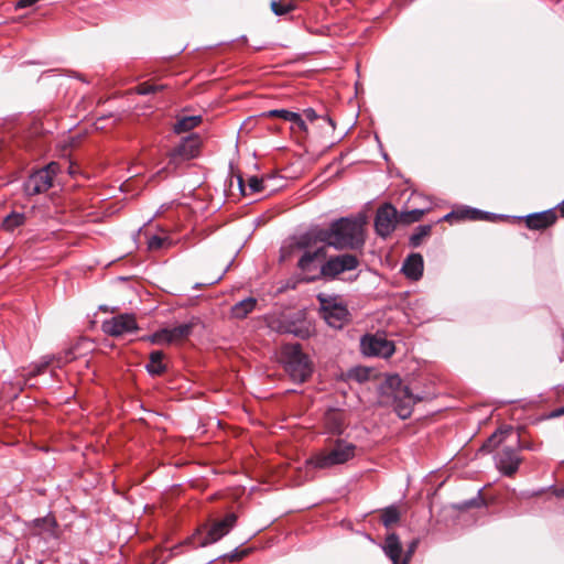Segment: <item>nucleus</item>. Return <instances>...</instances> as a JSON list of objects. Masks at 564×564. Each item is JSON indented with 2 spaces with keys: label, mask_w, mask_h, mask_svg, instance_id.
<instances>
[{
  "label": "nucleus",
  "mask_w": 564,
  "mask_h": 564,
  "mask_svg": "<svg viewBox=\"0 0 564 564\" xmlns=\"http://www.w3.org/2000/svg\"><path fill=\"white\" fill-rule=\"evenodd\" d=\"M380 403L391 406L401 420L411 416L414 405L431 398L425 391L414 393L398 373L386 375L379 386Z\"/></svg>",
  "instance_id": "obj_1"
},
{
  "label": "nucleus",
  "mask_w": 564,
  "mask_h": 564,
  "mask_svg": "<svg viewBox=\"0 0 564 564\" xmlns=\"http://www.w3.org/2000/svg\"><path fill=\"white\" fill-rule=\"evenodd\" d=\"M365 217H340L324 228L325 245L335 250H359L365 245Z\"/></svg>",
  "instance_id": "obj_2"
},
{
  "label": "nucleus",
  "mask_w": 564,
  "mask_h": 564,
  "mask_svg": "<svg viewBox=\"0 0 564 564\" xmlns=\"http://www.w3.org/2000/svg\"><path fill=\"white\" fill-rule=\"evenodd\" d=\"M356 445L337 440L330 448L321 451L306 459V466L314 469H327L343 465L355 457Z\"/></svg>",
  "instance_id": "obj_3"
},
{
  "label": "nucleus",
  "mask_w": 564,
  "mask_h": 564,
  "mask_svg": "<svg viewBox=\"0 0 564 564\" xmlns=\"http://www.w3.org/2000/svg\"><path fill=\"white\" fill-rule=\"evenodd\" d=\"M359 259L351 253H340L330 256L314 275H306L302 280L306 283H313L319 280L330 282L348 271H354L359 265Z\"/></svg>",
  "instance_id": "obj_4"
},
{
  "label": "nucleus",
  "mask_w": 564,
  "mask_h": 564,
  "mask_svg": "<svg viewBox=\"0 0 564 564\" xmlns=\"http://www.w3.org/2000/svg\"><path fill=\"white\" fill-rule=\"evenodd\" d=\"M101 329L112 338L111 343L107 345L110 348H117L119 344L131 341L132 337L138 334L139 326L133 314L124 313L105 319Z\"/></svg>",
  "instance_id": "obj_5"
},
{
  "label": "nucleus",
  "mask_w": 564,
  "mask_h": 564,
  "mask_svg": "<svg viewBox=\"0 0 564 564\" xmlns=\"http://www.w3.org/2000/svg\"><path fill=\"white\" fill-rule=\"evenodd\" d=\"M272 328L280 334H291L302 339L311 335V323L301 310L281 314L272 321Z\"/></svg>",
  "instance_id": "obj_6"
},
{
  "label": "nucleus",
  "mask_w": 564,
  "mask_h": 564,
  "mask_svg": "<svg viewBox=\"0 0 564 564\" xmlns=\"http://www.w3.org/2000/svg\"><path fill=\"white\" fill-rule=\"evenodd\" d=\"M237 519L238 517L236 513H227L225 518L214 521V523L204 535H202V529H198L196 534L189 541H193L196 539V536H198V541L196 543L197 547H205L207 545L214 544L220 541L235 528Z\"/></svg>",
  "instance_id": "obj_7"
},
{
  "label": "nucleus",
  "mask_w": 564,
  "mask_h": 564,
  "mask_svg": "<svg viewBox=\"0 0 564 564\" xmlns=\"http://www.w3.org/2000/svg\"><path fill=\"white\" fill-rule=\"evenodd\" d=\"M280 362L294 383L305 382L314 372L310 355H281Z\"/></svg>",
  "instance_id": "obj_8"
},
{
  "label": "nucleus",
  "mask_w": 564,
  "mask_h": 564,
  "mask_svg": "<svg viewBox=\"0 0 564 564\" xmlns=\"http://www.w3.org/2000/svg\"><path fill=\"white\" fill-rule=\"evenodd\" d=\"M199 318L193 316L188 322L174 325L171 327L162 328L158 332H155L152 336L149 337V339L153 344H170L177 340H181L183 338L188 337L192 333L194 327H196L199 324Z\"/></svg>",
  "instance_id": "obj_9"
},
{
  "label": "nucleus",
  "mask_w": 564,
  "mask_h": 564,
  "mask_svg": "<svg viewBox=\"0 0 564 564\" xmlns=\"http://www.w3.org/2000/svg\"><path fill=\"white\" fill-rule=\"evenodd\" d=\"M400 223V214L391 203L382 204L376 212L375 230L376 234L386 239L397 228Z\"/></svg>",
  "instance_id": "obj_10"
},
{
  "label": "nucleus",
  "mask_w": 564,
  "mask_h": 564,
  "mask_svg": "<svg viewBox=\"0 0 564 564\" xmlns=\"http://www.w3.org/2000/svg\"><path fill=\"white\" fill-rule=\"evenodd\" d=\"M200 148V139L197 133H191L183 138L181 142L173 148L170 153V162L178 163L181 161H187L198 155Z\"/></svg>",
  "instance_id": "obj_11"
},
{
  "label": "nucleus",
  "mask_w": 564,
  "mask_h": 564,
  "mask_svg": "<svg viewBox=\"0 0 564 564\" xmlns=\"http://www.w3.org/2000/svg\"><path fill=\"white\" fill-rule=\"evenodd\" d=\"M56 166V163L52 162L46 167L33 173L28 181L24 183V191L28 195H37L46 192L53 185V177L50 171Z\"/></svg>",
  "instance_id": "obj_12"
},
{
  "label": "nucleus",
  "mask_w": 564,
  "mask_h": 564,
  "mask_svg": "<svg viewBox=\"0 0 564 564\" xmlns=\"http://www.w3.org/2000/svg\"><path fill=\"white\" fill-rule=\"evenodd\" d=\"M521 462L522 458L518 455L517 448L512 446H505L495 455L496 467L508 477L518 471Z\"/></svg>",
  "instance_id": "obj_13"
},
{
  "label": "nucleus",
  "mask_w": 564,
  "mask_h": 564,
  "mask_svg": "<svg viewBox=\"0 0 564 564\" xmlns=\"http://www.w3.org/2000/svg\"><path fill=\"white\" fill-rule=\"evenodd\" d=\"M395 346L383 333L365 334L360 338V352H394Z\"/></svg>",
  "instance_id": "obj_14"
},
{
  "label": "nucleus",
  "mask_w": 564,
  "mask_h": 564,
  "mask_svg": "<svg viewBox=\"0 0 564 564\" xmlns=\"http://www.w3.org/2000/svg\"><path fill=\"white\" fill-rule=\"evenodd\" d=\"M513 220H522L524 219L525 226L531 230H543L547 227L552 226L556 219L557 215L555 213V208H550L543 212L532 213L527 216H512Z\"/></svg>",
  "instance_id": "obj_15"
},
{
  "label": "nucleus",
  "mask_w": 564,
  "mask_h": 564,
  "mask_svg": "<svg viewBox=\"0 0 564 564\" xmlns=\"http://www.w3.org/2000/svg\"><path fill=\"white\" fill-rule=\"evenodd\" d=\"M317 242L325 245L324 228L314 226L305 232L295 236L291 248L303 250L304 252L306 250H311Z\"/></svg>",
  "instance_id": "obj_16"
},
{
  "label": "nucleus",
  "mask_w": 564,
  "mask_h": 564,
  "mask_svg": "<svg viewBox=\"0 0 564 564\" xmlns=\"http://www.w3.org/2000/svg\"><path fill=\"white\" fill-rule=\"evenodd\" d=\"M325 322L333 328L340 329L351 319V314L347 305L341 302L336 306H333L332 311L323 315Z\"/></svg>",
  "instance_id": "obj_17"
},
{
  "label": "nucleus",
  "mask_w": 564,
  "mask_h": 564,
  "mask_svg": "<svg viewBox=\"0 0 564 564\" xmlns=\"http://www.w3.org/2000/svg\"><path fill=\"white\" fill-rule=\"evenodd\" d=\"M424 260L421 253L409 254L402 264L401 272L410 280L417 281L422 278Z\"/></svg>",
  "instance_id": "obj_18"
},
{
  "label": "nucleus",
  "mask_w": 564,
  "mask_h": 564,
  "mask_svg": "<svg viewBox=\"0 0 564 564\" xmlns=\"http://www.w3.org/2000/svg\"><path fill=\"white\" fill-rule=\"evenodd\" d=\"M382 551L391 560L392 564H398V560H401L403 554V547L397 533L392 532L386 536Z\"/></svg>",
  "instance_id": "obj_19"
},
{
  "label": "nucleus",
  "mask_w": 564,
  "mask_h": 564,
  "mask_svg": "<svg viewBox=\"0 0 564 564\" xmlns=\"http://www.w3.org/2000/svg\"><path fill=\"white\" fill-rule=\"evenodd\" d=\"M375 372L376 370L371 367L356 366L348 369L346 372H341L338 379L341 381L352 380L358 383H364L370 380Z\"/></svg>",
  "instance_id": "obj_20"
},
{
  "label": "nucleus",
  "mask_w": 564,
  "mask_h": 564,
  "mask_svg": "<svg viewBox=\"0 0 564 564\" xmlns=\"http://www.w3.org/2000/svg\"><path fill=\"white\" fill-rule=\"evenodd\" d=\"M265 117H279L286 122H292L300 130L307 131V126L299 112L290 111L288 109H272L262 113Z\"/></svg>",
  "instance_id": "obj_21"
},
{
  "label": "nucleus",
  "mask_w": 564,
  "mask_h": 564,
  "mask_svg": "<svg viewBox=\"0 0 564 564\" xmlns=\"http://www.w3.org/2000/svg\"><path fill=\"white\" fill-rule=\"evenodd\" d=\"M513 433V427L511 425H505L499 427L495 433L490 435V437L482 445V449L487 452H491L494 448L499 446L506 437Z\"/></svg>",
  "instance_id": "obj_22"
},
{
  "label": "nucleus",
  "mask_w": 564,
  "mask_h": 564,
  "mask_svg": "<svg viewBox=\"0 0 564 564\" xmlns=\"http://www.w3.org/2000/svg\"><path fill=\"white\" fill-rule=\"evenodd\" d=\"M465 213L467 214V219L469 220L497 221L498 219H512V216L495 214L468 206H466Z\"/></svg>",
  "instance_id": "obj_23"
},
{
  "label": "nucleus",
  "mask_w": 564,
  "mask_h": 564,
  "mask_svg": "<svg viewBox=\"0 0 564 564\" xmlns=\"http://www.w3.org/2000/svg\"><path fill=\"white\" fill-rule=\"evenodd\" d=\"M257 306V300L254 297H246L231 307V315L237 319L247 317Z\"/></svg>",
  "instance_id": "obj_24"
},
{
  "label": "nucleus",
  "mask_w": 564,
  "mask_h": 564,
  "mask_svg": "<svg viewBox=\"0 0 564 564\" xmlns=\"http://www.w3.org/2000/svg\"><path fill=\"white\" fill-rule=\"evenodd\" d=\"M316 261L317 260L311 254V250H306L300 257L296 267L305 274L304 276L314 275L319 270L317 269Z\"/></svg>",
  "instance_id": "obj_25"
},
{
  "label": "nucleus",
  "mask_w": 564,
  "mask_h": 564,
  "mask_svg": "<svg viewBox=\"0 0 564 564\" xmlns=\"http://www.w3.org/2000/svg\"><path fill=\"white\" fill-rule=\"evenodd\" d=\"M150 360L145 365L148 373L152 377L161 376L167 369V364L164 361L165 355H149Z\"/></svg>",
  "instance_id": "obj_26"
},
{
  "label": "nucleus",
  "mask_w": 564,
  "mask_h": 564,
  "mask_svg": "<svg viewBox=\"0 0 564 564\" xmlns=\"http://www.w3.org/2000/svg\"><path fill=\"white\" fill-rule=\"evenodd\" d=\"M481 492L482 488L478 489L477 495L475 497L453 503V508L457 511H466L473 508L478 509L485 507L487 503L486 500L482 498Z\"/></svg>",
  "instance_id": "obj_27"
},
{
  "label": "nucleus",
  "mask_w": 564,
  "mask_h": 564,
  "mask_svg": "<svg viewBox=\"0 0 564 564\" xmlns=\"http://www.w3.org/2000/svg\"><path fill=\"white\" fill-rule=\"evenodd\" d=\"M202 122V116H184L174 124V132L180 134L191 131Z\"/></svg>",
  "instance_id": "obj_28"
},
{
  "label": "nucleus",
  "mask_w": 564,
  "mask_h": 564,
  "mask_svg": "<svg viewBox=\"0 0 564 564\" xmlns=\"http://www.w3.org/2000/svg\"><path fill=\"white\" fill-rule=\"evenodd\" d=\"M432 225H419L415 227L412 235L409 237V246L411 248H419L423 239L429 237L432 232Z\"/></svg>",
  "instance_id": "obj_29"
},
{
  "label": "nucleus",
  "mask_w": 564,
  "mask_h": 564,
  "mask_svg": "<svg viewBox=\"0 0 564 564\" xmlns=\"http://www.w3.org/2000/svg\"><path fill=\"white\" fill-rule=\"evenodd\" d=\"M25 219L26 217L23 213L12 212L3 218L1 227L6 231H13L15 228L24 225Z\"/></svg>",
  "instance_id": "obj_30"
},
{
  "label": "nucleus",
  "mask_w": 564,
  "mask_h": 564,
  "mask_svg": "<svg viewBox=\"0 0 564 564\" xmlns=\"http://www.w3.org/2000/svg\"><path fill=\"white\" fill-rule=\"evenodd\" d=\"M270 8L275 15L282 17L295 10L296 3L295 0H271Z\"/></svg>",
  "instance_id": "obj_31"
},
{
  "label": "nucleus",
  "mask_w": 564,
  "mask_h": 564,
  "mask_svg": "<svg viewBox=\"0 0 564 564\" xmlns=\"http://www.w3.org/2000/svg\"><path fill=\"white\" fill-rule=\"evenodd\" d=\"M75 350H79L82 352H104L99 348H97L95 341L93 339L82 337L79 338L72 348L66 350L65 352H74Z\"/></svg>",
  "instance_id": "obj_32"
},
{
  "label": "nucleus",
  "mask_w": 564,
  "mask_h": 564,
  "mask_svg": "<svg viewBox=\"0 0 564 564\" xmlns=\"http://www.w3.org/2000/svg\"><path fill=\"white\" fill-rule=\"evenodd\" d=\"M382 524L389 529L392 524L400 520V511L397 506L391 505L382 510L381 514Z\"/></svg>",
  "instance_id": "obj_33"
},
{
  "label": "nucleus",
  "mask_w": 564,
  "mask_h": 564,
  "mask_svg": "<svg viewBox=\"0 0 564 564\" xmlns=\"http://www.w3.org/2000/svg\"><path fill=\"white\" fill-rule=\"evenodd\" d=\"M316 299L319 303L322 316L325 315L327 312L332 311L333 306H336L337 304L341 303L337 300V296L327 295L325 293H318L316 295Z\"/></svg>",
  "instance_id": "obj_34"
},
{
  "label": "nucleus",
  "mask_w": 564,
  "mask_h": 564,
  "mask_svg": "<svg viewBox=\"0 0 564 564\" xmlns=\"http://www.w3.org/2000/svg\"><path fill=\"white\" fill-rule=\"evenodd\" d=\"M426 213V209L414 208L412 210L400 213V223L409 225L419 221L422 216Z\"/></svg>",
  "instance_id": "obj_35"
},
{
  "label": "nucleus",
  "mask_w": 564,
  "mask_h": 564,
  "mask_svg": "<svg viewBox=\"0 0 564 564\" xmlns=\"http://www.w3.org/2000/svg\"><path fill=\"white\" fill-rule=\"evenodd\" d=\"M250 551H251V549L240 550L239 547H236L231 552L219 555L218 557L213 558L209 562H215L217 560L230 561V562L240 561L241 558L247 556L250 553Z\"/></svg>",
  "instance_id": "obj_36"
},
{
  "label": "nucleus",
  "mask_w": 564,
  "mask_h": 564,
  "mask_svg": "<svg viewBox=\"0 0 564 564\" xmlns=\"http://www.w3.org/2000/svg\"><path fill=\"white\" fill-rule=\"evenodd\" d=\"M165 87H166L165 85H156V84H151L149 82H143V83L139 84L134 88V90L139 95L147 96V95H151V94H155L158 91H161Z\"/></svg>",
  "instance_id": "obj_37"
},
{
  "label": "nucleus",
  "mask_w": 564,
  "mask_h": 564,
  "mask_svg": "<svg viewBox=\"0 0 564 564\" xmlns=\"http://www.w3.org/2000/svg\"><path fill=\"white\" fill-rule=\"evenodd\" d=\"M52 355H47L43 361L41 362H37V364H33L30 368H29V371H28V376L30 377H35L40 373H42L46 368L47 366L51 364L52 361V358H51Z\"/></svg>",
  "instance_id": "obj_38"
},
{
  "label": "nucleus",
  "mask_w": 564,
  "mask_h": 564,
  "mask_svg": "<svg viewBox=\"0 0 564 564\" xmlns=\"http://www.w3.org/2000/svg\"><path fill=\"white\" fill-rule=\"evenodd\" d=\"M303 113H304L305 118H306L308 121H311V122L315 121V120H316V119H318V118H322V119H324V120H325V121H326V122H327V123H328L333 129H335V121H334V120H333L328 115L319 116V115H317V112H316V111H315V109H313V108H306V109H304Z\"/></svg>",
  "instance_id": "obj_39"
},
{
  "label": "nucleus",
  "mask_w": 564,
  "mask_h": 564,
  "mask_svg": "<svg viewBox=\"0 0 564 564\" xmlns=\"http://www.w3.org/2000/svg\"><path fill=\"white\" fill-rule=\"evenodd\" d=\"M466 206L454 209L449 213H447L445 216H443L440 221H452V219H467V214L465 213Z\"/></svg>",
  "instance_id": "obj_40"
},
{
  "label": "nucleus",
  "mask_w": 564,
  "mask_h": 564,
  "mask_svg": "<svg viewBox=\"0 0 564 564\" xmlns=\"http://www.w3.org/2000/svg\"><path fill=\"white\" fill-rule=\"evenodd\" d=\"M249 193H259L263 191V180L258 176H251L248 181Z\"/></svg>",
  "instance_id": "obj_41"
},
{
  "label": "nucleus",
  "mask_w": 564,
  "mask_h": 564,
  "mask_svg": "<svg viewBox=\"0 0 564 564\" xmlns=\"http://www.w3.org/2000/svg\"><path fill=\"white\" fill-rule=\"evenodd\" d=\"M33 524L36 528H50L53 529L57 525L55 519H50L47 517L36 518L33 520Z\"/></svg>",
  "instance_id": "obj_42"
},
{
  "label": "nucleus",
  "mask_w": 564,
  "mask_h": 564,
  "mask_svg": "<svg viewBox=\"0 0 564 564\" xmlns=\"http://www.w3.org/2000/svg\"><path fill=\"white\" fill-rule=\"evenodd\" d=\"M420 544V539L415 538L409 542L406 550L403 552V560L411 562L413 554L415 553L417 546Z\"/></svg>",
  "instance_id": "obj_43"
},
{
  "label": "nucleus",
  "mask_w": 564,
  "mask_h": 564,
  "mask_svg": "<svg viewBox=\"0 0 564 564\" xmlns=\"http://www.w3.org/2000/svg\"><path fill=\"white\" fill-rule=\"evenodd\" d=\"M518 449H527V451H538V446H535L532 442H527L521 440L520 432L517 433L516 438Z\"/></svg>",
  "instance_id": "obj_44"
},
{
  "label": "nucleus",
  "mask_w": 564,
  "mask_h": 564,
  "mask_svg": "<svg viewBox=\"0 0 564 564\" xmlns=\"http://www.w3.org/2000/svg\"><path fill=\"white\" fill-rule=\"evenodd\" d=\"M164 241H165L164 238H162L158 235H153L148 239V248L151 250L160 249V248H162Z\"/></svg>",
  "instance_id": "obj_45"
},
{
  "label": "nucleus",
  "mask_w": 564,
  "mask_h": 564,
  "mask_svg": "<svg viewBox=\"0 0 564 564\" xmlns=\"http://www.w3.org/2000/svg\"><path fill=\"white\" fill-rule=\"evenodd\" d=\"M311 254L316 259H324L326 257V245L316 248L315 250H311Z\"/></svg>",
  "instance_id": "obj_46"
},
{
  "label": "nucleus",
  "mask_w": 564,
  "mask_h": 564,
  "mask_svg": "<svg viewBox=\"0 0 564 564\" xmlns=\"http://www.w3.org/2000/svg\"><path fill=\"white\" fill-rule=\"evenodd\" d=\"M237 183H238V188H239L240 194L242 196H247L248 195L247 186H246L243 177L241 175H237Z\"/></svg>",
  "instance_id": "obj_47"
},
{
  "label": "nucleus",
  "mask_w": 564,
  "mask_h": 564,
  "mask_svg": "<svg viewBox=\"0 0 564 564\" xmlns=\"http://www.w3.org/2000/svg\"><path fill=\"white\" fill-rule=\"evenodd\" d=\"M564 415V406L557 408L550 413V417H558Z\"/></svg>",
  "instance_id": "obj_48"
},
{
  "label": "nucleus",
  "mask_w": 564,
  "mask_h": 564,
  "mask_svg": "<svg viewBox=\"0 0 564 564\" xmlns=\"http://www.w3.org/2000/svg\"><path fill=\"white\" fill-rule=\"evenodd\" d=\"M291 352H294V354L302 352V349H301L300 344H296V345L293 347V350H292Z\"/></svg>",
  "instance_id": "obj_49"
},
{
  "label": "nucleus",
  "mask_w": 564,
  "mask_h": 564,
  "mask_svg": "<svg viewBox=\"0 0 564 564\" xmlns=\"http://www.w3.org/2000/svg\"><path fill=\"white\" fill-rule=\"evenodd\" d=\"M6 149H7V144L2 140H0V154L3 153L6 151Z\"/></svg>",
  "instance_id": "obj_50"
},
{
  "label": "nucleus",
  "mask_w": 564,
  "mask_h": 564,
  "mask_svg": "<svg viewBox=\"0 0 564 564\" xmlns=\"http://www.w3.org/2000/svg\"><path fill=\"white\" fill-rule=\"evenodd\" d=\"M562 216H564V199L557 205Z\"/></svg>",
  "instance_id": "obj_51"
},
{
  "label": "nucleus",
  "mask_w": 564,
  "mask_h": 564,
  "mask_svg": "<svg viewBox=\"0 0 564 564\" xmlns=\"http://www.w3.org/2000/svg\"><path fill=\"white\" fill-rule=\"evenodd\" d=\"M368 357H375L376 355H367ZM383 358L386 359H389L392 355H388V354H384V355H381Z\"/></svg>",
  "instance_id": "obj_52"
},
{
  "label": "nucleus",
  "mask_w": 564,
  "mask_h": 564,
  "mask_svg": "<svg viewBox=\"0 0 564 564\" xmlns=\"http://www.w3.org/2000/svg\"><path fill=\"white\" fill-rule=\"evenodd\" d=\"M99 310L100 311H104V312H108V307L106 305H100L99 306Z\"/></svg>",
  "instance_id": "obj_53"
},
{
  "label": "nucleus",
  "mask_w": 564,
  "mask_h": 564,
  "mask_svg": "<svg viewBox=\"0 0 564 564\" xmlns=\"http://www.w3.org/2000/svg\"><path fill=\"white\" fill-rule=\"evenodd\" d=\"M75 77H76V78H78V79H80V80H83V82H85V79L83 78V75H82V74L76 73Z\"/></svg>",
  "instance_id": "obj_54"
},
{
  "label": "nucleus",
  "mask_w": 564,
  "mask_h": 564,
  "mask_svg": "<svg viewBox=\"0 0 564 564\" xmlns=\"http://www.w3.org/2000/svg\"><path fill=\"white\" fill-rule=\"evenodd\" d=\"M219 280H221V275H220V276H218L215 281L210 282L209 284L216 283V282H218Z\"/></svg>",
  "instance_id": "obj_55"
},
{
  "label": "nucleus",
  "mask_w": 564,
  "mask_h": 564,
  "mask_svg": "<svg viewBox=\"0 0 564 564\" xmlns=\"http://www.w3.org/2000/svg\"><path fill=\"white\" fill-rule=\"evenodd\" d=\"M151 352L159 354V352H162V350H161V349H154V350H152Z\"/></svg>",
  "instance_id": "obj_56"
},
{
  "label": "nucleus",
  "mask_w": 564,
  "mask_h": 564,
  "mask_svg": "<svg viewBox=\"0 0 564 564\" xmlns=\"http://www.w3.org/2000/svg\"><path fill=\"white\" fill-rule=\"evenodd\" d=\"M383 158H384V160H388V154H387V153H384V154H383Z\"/></svg>",
  "instance_id": "obj_57"
},
{
  "label": "nucleus",
  "mask_w": 564,
  "mask_h": 564,
  "mask_svg": "<svg viewBox=\"0 0 564 564\" xmlns=\"http://www.w3.org/2000/svg\"><path fill=\"white\" fill-rule=\"evenodd\" d=\"M560 361H561V362H564V356H563V357H560Z\"/></svg>",
  "instance_id": "obj_58"
},
{
  "label": "nucleus",
  "mask_w": 564,
  "mask_h": 564,
  "mask_svg": "<svg viewBox=\"0 0 564 564\" xmlns=\"http://www.w3.org/2000/svg\"><path fill=\"white\" fill-rule=\"evenodd\" d=\"M562 494L564 495V487L562 488Z\"/></svg>",
  "instance_id": "obj_59"
},
{
  "label": "nucleus",
  "mask_w": 564,
  "mask_h": 564,
  "mask_svg": "<svg viewBox=\"0 0 564 564\" xmlns=\"http://www.w3.org/2000/svg\"><path fill=\"white\" fill-rule=\"evenodd\" d=\"M17 564H22V562H18Z\"/></svg>",
  "instance_id": "obj_60"
}]
</instances>
